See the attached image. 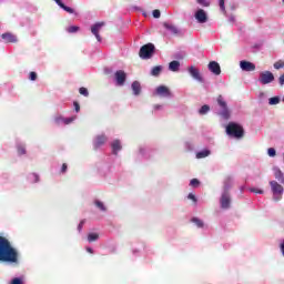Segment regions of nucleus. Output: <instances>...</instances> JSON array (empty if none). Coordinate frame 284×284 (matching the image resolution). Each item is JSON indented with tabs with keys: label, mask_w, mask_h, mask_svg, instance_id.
<instances>
[{
	"label": "nucleus",
	"mask_w": 284,
	"mask_h": 284,
	"mask_svg": "<svg viewBox=\"0 0 284 284\" xmlns=\"http://www.w3.org/2000/svg\"><path fill=\"white\" fill-rule=\"evenodd\" d=\"M114 79H115L116 85L123 87L125 85V81L128 80V73H125V71L123 70H118L114 73Z\"/></svg>",
	"instance_id": "obj_7"
},
{
	"label": "nucleus",
	"mask_w": 284,
	"mask_h": 284,
	"mask_svg": "<svg viewBox=\"0 0 284 284\" xmlns=\"http://www.w3.org/2000/svg\"><path fill=\"white\" fill-rule=\"evenodd\" d=\"M267 154H268V156H272V158L276 156V149L270 148L267 150Z\"/></svg>",
	"instance_id": "obj_35"
},
{
	"label": "nucleus",
	"mask_w": 284,
	"mask_h": 284,
	"mask_svg": "<svg viewBox=\"0 0 284 284\" xmlns=\"http://www.w3.org/2000/svg\"><path fill=\"white\" fill-rule=\"evenodd\" d=\"M210 112V105L204 104L202 108L199 110V114H207Z\"/></svg>",
	"instance_id": "obj_29"
},
{
	"label": "nucleus",
	"mask_w": 284,
	"mask_h": 284,
	"mask_svg": "<svg viewBox=\"0 0 284 284\" xmlns=\"http://www.w3.org/2000/svg\"><path fill=\"white\" fill-rule=\"evenodd\" d=\"M203 1H205V0H197V3H202L203 4Z\"/></svg>",
	"instance_id": "obj_49"
},
{
	"label": "nucleus",
	"mask_w": 284,
	"mask_h": 284,
	"mask_svg": "<svg viewBox=\"0 0 284 284\" xmlns=\"http://www.w3.org/2000/svg\"><path fill=\"white\" fill-rule=\"evenodd\" d=\"M111 148H112V152H113V154H119V152H121V150H122V145H121V141H119V140H114L113 142H112V144H111Z\"/></svg>",
	"instance_id": "obj_18"
},
{
	"label": "nucleus",
	"mask_w": 284,
	"mask_h": 284,
	"mask_svg": "<svg viewBox=\"0 0 284 284\" xmlns=\"http://www.w3.org/2000/svg\"><path fill=\"white\" fill-rule=\"evenodd\" d=\"M11 284H23V280L19 278V277H14L12 281H11Z\"/></svg>",
	"instance_id": "obj_41"
},
{
	"label": "nucleus",
	"mask_w": 284,
	"mask_h": 284,
	"mask_svg": "<svg viewBox=\"0 0 284 284\" xmlns=\"http://www.w3.org/2000/svg\"><path fill=\"white\" fill-rule=\"evenodd\" d=\"M190 185L191 187H197L199 185H201V182L199 181V179H192Z\"/></svg>",
	"instance_id": "obj_31"
},
{
	"label": "nucleus",
	"mask_w": 284,
	"mask_h": 284,
	"mask_svg": "<svg viewBox=\"0 0 284 284\" xmlns=\"http://www.w3.org/2000/svg\"><path fill=\"white\" fill-rule=\"evenodd\" d=\"M231 202H232V200L230 199V192H224L220 200L221 207L223 210H229Z\"/></svg>",
	"instance_id": "obj_11"
},
{
	"label": "nucleus",
	"mask_w": 284,
	"mask_h": 284,
	"mask_svg": "<svg viewBox=\"0 0 284 284\" xmlns=\"http://www.w3.org/2000/svg\"><path fill=\"white\" fill-rule=\"evenodd\" d=\"M83 225H85V220H82L78 225V232H81L83 230Z\"/></svg>",
	"instance_id": "obj_42"
},
{
	"label": "nucleus",
	"mask_w": 284,
	"mask_h": 284,
	"mask_svg": "<svg viewBox=\"0 0 284 284\" xmlns=\"http://www.w3.org/2000/svg\"><path fill=\"white\" fill-rule=\"evenodd\" d=\"M268 103L270 105H278V103H281V98L280 97L270 98Z\"/></svg>",
	"instance_id": "obj_28"
},
{
	"label": "nucleus",
	"mask_w": 284,
	"mask_h": 284,
	"mask_svg": "<svg viewBox=\"0 0 284 284\" xmlns=\"http://www.w3.org/2000/svg\"><path fill=\"white\" fill-rule=\"evenodd\" d=\"M273 174L276 179V181H278V183H281L282 185H284V173L281 170V168L278 166H274L273 168Z\"/></svg>",
	"instance_id": "obj_14"
},
{
	"label": "nucleus",
	"mask_w": 284,
	"mask_h": 284,
	"mask_svg": "<svg viewBox=\"0 0 284 284\" xmlns=\"http://www.w3.org/2000/svg\"><path fill=\"white\" fill-rule=\"evenodd\" d=\"M187 199H190L193 203H196V196L194 194L190 193Z\"/></svg>",
	"instance_id": "obj_44"
},
{
	"label": "nucleus",
	"mask_w": 284,
	"mask_h": 284,
	"mask_svg": "<svg viewBox=\"0 0 284 284\" xmlns=\"http://www.w3.org/2000/svg\"><path fill=\"white\" fill-rule=\"evenodd\" d=\"M258 81L262 85H267V83H272V81H274V73L271 71H264L260 73Z\"/></svg>",
	"instance_id": "obj_6"
},
{
	"label": "nucleus",
	"mask_w": 284,
	"mask_h": 284,
	"mask_svg": "<svg viewBox=\"0 0 284 284\" xmlns=\"http://www.w3.org/2000/svg\"><path fill=\"white\" fill-rule=\"evenodd\" d=\"M55 3L62 8L65 12H69V14H74V9L65 6V3L62 2V0H54Z\"/></svg>",
	"instance_id": "obj_20"
},
{
	"label": "nucleus",
	"mask_w": 284,
	"mask_h": 284,
	"mask_svg": "<svg viewBox=\"0 0 284 284\" xmlns=\"http://www.w3.org/2000/svg\"><path fill=\"white\" fill-rule=\"evenodd\" d=\"M79 93L82 94V97H89L90 92H88V90L84 87H81L79 89Z\"/></svg>",
	"instance_id": "obj_34"
},
{
	"label": "nucleus",
	"mask_w": 284,
	"mask_h": 284,
	"mask_svg": "<svg viewBox=\"0 0 284 284\" xmlns=\"http://www.w3.org/2000/svg\"><path fill=\"white\" fill-rule=\"evenodd\" d=\"M163 72V67L156 65L151 70V77H159Z\"/></svg>",
	"instance_id": "obj_25"
},
{
	"label": "nucleus",
	"mask_w": 284,
	"mask_h": 284,
	"mask_svg": "<svg viewBox=\"0 0 284 284\" xmlns=\"http://www.w3.org/2000/svg\"><path fill=\"white\" fill-rule=\"evenodd\" d=\"M219 6H220V10H221L222 12H225V0H220V1H219Z\"/></svg>",
	"instance_id": "obj_37"
},
{
	"label": "nucleus",
	"mask_w": 284,
	"mask_h": 284,
	"mask_svg": "<svg viewBox=\"0 0 284 284\" xmlns=\"http://www.w3.org/2000/svg\"><path fill=\"white\" fill-rule=\"evenodd\" d=\"M103 26H105V22H98L91 27L92 34L95 36L97 41H99L100 43L102 39L99 32H101V28H103Z\"/></svg>",
	"instance_id": "obj_9"
},
{
	"label": "nucleus",
	"mask_w": 284,
	"mask_h": 284,
	"mask_svg": "<svg viewBox=\"0 0 284 284\" xmlns=\"http://www.w3.org/2000/svg\"><path fill=\"white\" fill-rule=\"evenodd\" d=\"M74 121V118H63V116H58L55 118V123H64V125H70Z\"/></svg>",
	"instance_id": "obj_21"
},
{
	"label": "nucleus",
	"mask_w": 284,
	"mask_h": 284,
	"mask_svg": "<svg viewBox=\"0 0 284 284\" xmlns=\"http://www.w3.org/2000/svg\"><path fill=\"white\" fill-rule=\"evenodd\" d=\"M240 68L241 70H243V72H254V70H256V64L250 61L242 60L240 62Z\"/></svg>",
	"instance_id": "obj_10"
},
{
	"label": "nucleus",
	"mask_w": 284,
	"mask_h": 284,
	"mask_svg": "<svg viewBox=\"0 0 284 284\" xmlns=\"http://www.w3.org/2000/svg\"><path fill=\"white\" fill-rule=\"evenodd\" d=\"M187 71L192 79L199 81V83H203V75H201V71L196 67H189Z\"/></svg>",
	"instance_id": "obj_8"
},
{
	"label": "nucleus",
	"mask_w": 284,
	"mask_h": 284,
	"mask_svg": "<svg viewBox=\"0 0 284 284\" xmlns=\"http://www.w3.org/2000/svg\"><path fill=\"white\" fill-rule=\"evenodd\" d=\"M95 205L99 207V210H101V212H105V205L103 204V202L97 200L95 202Z\"/></svg>",
	"instance_id": "obj_30"
},
{
	"label": "nucleus",
	"mask_w": 284,
	"mask_h": 284,
	"mask_svg": "<svg viewBox=\"0 0 284 284\" xmlns=\"http://www.w3.org/2000/svg\"><path fill=\"white\" fill-rule=\"evenodd\" d=\"M0 262L19 263V252L12 247L8 239L0 236Z\"/></svg>",
	"instance_id": "obj_1"
},
{
	"label": "nucleus",
	"mask_w": 284,
	"mask_h": 284,
	"mask_svg": "<svg viewBox=\"0 0 284 284\" xmlns=\"http://www.w3.org/2000/svg\"><path fill=\"white\" fill-rule=\"evenodd\" d=\"M209 70L216 77H219V74H221V65L216 61H212L209 63Z\"/></svg>",
	"instance_id": "obj_16"
},
{
	"label": "nucleus",
	"mask_w": 284,
	"mask_h": 284,
	"mask_svg": "<svg viewBox=\"0 0 284 284\" xmlns=\"http://www.w3.org/2000/svg\"><path fill=\"white\" fill-rule=\"evenodd\" d=\"M87 252H89V254H94V251L91 247H88Z\"/></svg>",
	"instance_id": "obj_48"
},
{
	"label": "nucleus",
	"mask_w": 284,
	"mask_h": 284,
	"mask_svg": "<svg viewBox=\"0 0 284 284\" xmlns=\"http://www.w3.org/2000/svg\"><path fill=\"white\" fill-rule=\"evenodd\" d=\"M210 150H203L196 153V159H205V156H210Z\"/></svg>",
	"instance_id": "obj_26"
},
{
	"label": "nucleus",
	"mask_w": 284,
	"mask_h": 284,
	"mask_svg": "<svg viewBox=\"0 0 284 284\" xmlns=\"http://www.w3.org/2000/svg\"><path fill=\"white\" fill-rule=\"evenodd\" d=\"M179 68H181V62L176 60L171 61L169 64V70H171V72H179Z\"/></svg>",
	"instance_id": "obj_23"
},
{
	"label": "nucleus",
	"mask_w": 284,
	"mask_h": 284,
	"mask_svg": "<svg viewBox=\"0 0 284 284\" xmlns=\"http://www.w3.org/2000/svg\"><path fill=\"white\" fill-rule=\"evenodd\" d=\"M29 79H30V81H37V72L31 71V72L29 73Z\"/></svg>",
	"instance_id": "obj_39"
},
{
	"label": "nucleus",
	"mask_w": 284,
	"mask_h": 284,
	"mask_svg": "<svg viewBox=\"0 0 284 284\" xmlns=\"http://www.w3.org/2000/svg\"><path fill=\"white\" fill-rule=\"evenodd\" d=\"M68 32H70V33L79 32V27H77V26L69 27Z\"/></svg>",
	"instance_id": "obj_36"
},
{
	"label": "nucleus",
	"mask_w": 284,
	"mask_h": 284,
	"mask_svg": "<svg viewBox=\"0 0 284 284\" xmlns=\"http://www.w3.org/2000/svg\"><path fill=\"white\" fill-rule=\"evenodd\" d=\"M274 68H275V70H281V68H284V61L280 60V61L275 62Z\"/></svg>",
	"instance_id": "obj_33"
},
{
	"label": "nucleus",
	"mask_w": 284,
	"mask_h": 284,
	"mask_svg": "<svg viewBox=\"0 0 284 284\" xmlns=\"http://www.w3.org/2000/svg\"><path fill=\"white\" fill-rule=\"evenodd\" d=\"M195 19L197 23H207V13H205V10L199 9L195 12Z\"/></svg>",
	"instance_id": "obj_12"
},
{
	"label": "nucleus",
	"mask_w": 284,
	"mask_h": 284,
	"mask_svg": "<svg viewBox=\"0 0 284 284\" xmlns=\"http://www.w3.org/2000/svg\"><path fill=\"white\" fill-rule=\"evenodd\" d=\"M251 192H254V194H263V190L261 189H251Z\"/></svg>",
	"instance_id": "obj_45"
},
{
	"label": "nucleus",
	"mask_w": 284,
	"mask_h": 284,
	"mask_svg": "<svg viewBox=\"0 0 284 284\" xmlns=\"http://www.w3.org/2000/svg\"><path fill=\"white\" fill-rule=\"evenodd\" d=\"M226 134H229V136H234V139H243L245 135V130H243L241 124L230 122L226 126Z\"/></svg>",
	"instance_id": "obj_2"
},
{
	"label": "nucleus",
	"mask_w": 284,
	"mask_h": 284,
	"mask_svg": "<svg viewBox=\"0 0 284 284\" xmlns=\"http://www.w3.org/2000/svg\"><path fill=\"white\" fill-rule=\"evenodd\" d=\"M219 106L221 108V112L220 115L222 119H225L227 121V119H230L231 116V112L230 109L227 108V102L225 101V98H223L221 94L217 97L216 99Z\"/></svg>",
	"instance_id": "obj_4"
},
{
	"label": "nucleus",
	"mask_w": 284,
	"mask_h": 284,
	"mask_svg": "<svg viewBox=\"0 0 284 284\" xmlns=\"http://www.w3.org/2000/svg\"><path fill=\"white\" fill-rule=\"evenodd\" d=\"M61 172H62V174H65V172H68V164L67 163L62 164Z\"/></svg>",
	"instance_id": "obj_43"
},
{
	"label": "nucleus",
	"mask_w": 284,
	"mask_h": 284,
	"mask_svg": "<svg viewBox=\"0 0 284 284\" xmlns=\"http://www.w3.org/2000/svg\"><path fill=\"white\" fill-rule=\"evenodd\" d=\"M163 28L172 32V34H179V29L174 24H170L168 22H163Z\"/></svg>",
	"instance_id": "obj_22"
},
{
	"label": "nucleus",
	"mask_w": 284,
	"mask_h": 284,
	"mask_svg": "<svg viewBox=\"0 0 284 284\" xmlns=\"http://www.w3.org/2000/svg\"><path fill=\"white\" fill-rule=\"evenodd\" d=\"M280 85H284V74H282L278 79Z\"/></svg>",
	"instance_id": "obj_47"
},
{
	"label": "nucleus",
	"mask_w": 284,
	"mask_h": 284,
	"mask_svg": "<svg viewBox=\"0 0 284 284\" xmlns=\"http://www.w3.org/2000/svg\"><path fill=\"white\" fill-rule=\"evenodd\" d=\"M192 223H195L197 227H203V221H201L199 217H193Z\"/></svg>",
	"instance_id": "obj_32"
},
{
	"label": "nucleus",
	"mask_w": 284,
	"mask_h": 284,
	"mask_svg": "<svg viewBox=\"0 0 284 284\" xmlns=\"http://www.w3.org/2000/svg\"><path fill=\"white\" fill-rule=\"evenodd\" d=\"M131 88L133 90L134 97H139V94H141V82L133 81Z\"/></svg>",
	"instance_id": "obj_19"
},
{
	"label": "nucleus",
	"mask_w": 284,
	"mask_h": 284,
	"mask_svg": "<svg viewBox=\"0 0 284 284\" xmlns=\"http://www.w3.org/2000/svg\"><path fill=\"white\" fill-rule=\"evenodd\" d=\"M73 105L75 108V112H80L81 105H79V102H73Z\"/></svg>",
	"instance_id": "obj_46"
},
{
	"label": "nucleus",
	"mask_w": 284,
	"mask_h": 284,
	"mask_svg": "<svg viewBox=\"0 0 284 284\" xmlns=\"http://www.w3.org/2000/svg\"><path fill=\"white\" fill-rule=\"evenodd\" d=\"M232 183H233L232 176L225 178V180H224V192H230V187H232Z\"/></svg>",
	"instance_id": "obj_24"
},
{
	"label": "nucleus",
	"mask_w": 284,
	"mask_h": 284,
	"mask_svg": "<svg viewBox=\"0 0 284 284\" xmlns=\"http://www.w3.org/2000/svg\"><path fill=\"white\" fill-rule=\"evenodd\" d=\"M154 19H161V11L159 9L153 10Z\"/></svg>",
	"instance_id": "obj_38"
},
{
	"label": "nucleus",
	"mask_w": 284,
	"mask_h": 284,
	"mask_svg": "<svg viewBox=\"0 0 284 284\" xmlns=\"http://www.w3.org/2000/svg\"><path fill=\"white\" fill-rule=\"evenodd\" d=\"M18 154L20 156H23V154H26V148L24 146H18Z\"/></svg>",
	"instance_id": "obj_40"
},
{
	"label": "nucleus",
	"mask_w": 284,
	"mask_h": 284,
	"mask_svg": "<svg viewBox=\"0 0 284 284\" xmlns=\"http://www.w3.org/2000/svg\"><path fill=\"white\" fill-rule=\"evenodd\" d=\"M271 191L273 193L274 201H281L283 199V185L278 183L276 180L270 181Z\"/></svg>",
	"instance_id": "obj_3"
},
{
	"label": "nucleus",
	"mask_w": 284,
	"mask_h": 284,
	"mask_svg": "<svg viewBox=\"0 0 284 284\" xmlns=\"http://www.w3.org/2000/svg\"><path fill=\"white\" fill-rule=\"evenodd\" d=\"M158 97H172L170 89L165 85H160L155 90Z\"/></svg>",
	"instance_id": "obj_15"
},
{
	"label": "nucleus",
	"mask_w": 284,
	"mask_h": 284,
	"mask_svg": "<svg viewBox=\"0 0 284 284\" xmlns=\"http://www.w3.org/2000/svg\"><path fill=\"white\" fill-rule=\"evenodd\" d=\"M106 142H108V136H105V134L98 135L93 143L94 149L99 150V148H101V145H105Z\"/></svg>",
	"instance_id": "obj_13"
},
{
	"label": "nucleus",
	"mask_w": 284,
	"mask_h": 284,
	"mask_svg": "<svg viewBox=\"0 0 284 284\" xmlns=\"http://www.w3.org/2000/svg\"><path fill=\"white\" fill-rule=\"evenodd\" d=\"M88 241L89 243H94V241H99V233H89Z\"/></svg>",
	"instance_id": "obj_27"
},
{
	"label": "nucleus",
	"mask_w": 284,
	"mask_h": 284,
	"mask_svg": "<svg viewBox=\"0 0 284 284\" xmlns=\"http://www.w3.org/2000/svg\"><path fill=\"white\" fill-rule=\"evenodd\" d=\"M1 39H3L4 43H17V36L10 32L2 33Z\"/></svg>",
	"instance_id": "obj_17"
},
{
	"label": "nucleus",
	"mask_w": 284,
	"mask_h": 284,
	"mask_svg": "<svg viewBox=\"0 0 284 284\" xmlns=\"http://www.w3.org/2000/svg\"><path fill=\"white\" fill-rule=\"evenodd\" d=\"M154 45L152 43H148L141 47L139 57L140 59H152V54H154Z\"/></svg>",
	"instance_id": "obj_5"
}]
</instances>
